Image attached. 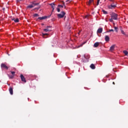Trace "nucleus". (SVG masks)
Here are the masks:
<instances>
[{
	"instance_id": "obj_1",
	"label": "nucleus",
	"mask_w": 128,
	"mask_h": 128,
	"mask_svg": "<svg viewBox=\"0 0 128 128\" xmlns=\"http://www.w3.org/2000/svg\"><path fill=\"white\" fill-rule=\"evenodd\" d=\"M66 15V12H64L62 11L61 12L60 14H57V16L58 18H62L64 16Z\"/></svg>"
},
{
	"instance_id": "obj_2",
	"label": "nucleus",
	"mask_w": 128,
	"mask_h": 128,
	"mask_svg": "<svg viewBox=\"0 0 128 128\" xmlns=\"http://www.w3.org/2000/svg\"><path fill=\"white\" fill-rule=\"evenodd\" d=\"M111 18L114 20H118V14H116V13H112L111 14Z\"/></svg>"
},
{
	"instance_id": "obj_3",
	"label": "nucleus",
	"mask_w": 128,
	"mask_h": 128,
	"mask_svg": "<svg viewBox=\"0 0 128 128\" xmlns=\"http://www.w3.org/2000/svg\"><path fill=\"white\" fill-rule=\"evenodd\" d=\"M1 68H6V70H8V67L6 65L4 64H1Z\"/></svg>"
},
{
	"instance_id": "obj_4",
	"label": "nucleus",
	"mask_w": 128,
	"mask_h": 128,
	"mask_svg": "<svg viewBox=\"0 0 128 128\" xmlns=\"http://www.w3.org/2000/svg\"><path fill=\"white\" fill-rule=\"evenodd\" d=\"M20 78L22 80V82H26V78H24V75L21 74L20 75Z\"/></svg>"
},
{
	"instance_id": "obj_5",
	"label": "nucleus",
	"mask_w": 128,
	"mask_h": 128,
	"mask_svg": "<svg viewBox=\"0 0 128 128\" xmlns=\"http://www.w3.org/2000/svg\"><path fill=\"white\" fill-rule=\"evenodd\" d=\"M114 48H116V44L112 45L110 48V52H112L114 50Z\"/></svg>"
},
{
	"instance_id": "obj_6",
	"label": "nucleus",
	"mask_w": 128,
	"mask_h": 128,
	"mask_svg": "<svg viewBox=\"0 0 128 128\" xmlns=\"http://www.w3.org/2000/svg\"><path fill=\"white\" fill-rule=\"evenodd\" d=\"M50 26H48L47 28L44 29V30L46 32H48L50 31Z\"/></svg>"
},
{
	"instance_id": "obj_7",
	"label": "nucleus",
	"mask_w": 128,
	"mask_h": 128,
	"mask_svg": "<svg viewBox=\"0 0 128 128\" xmlns=\"http://www.w3.org/2000/svg\"><path fill=\"white\" fill-rule=\"evenodd\" d=\"M102 28H99L97 30V34H102Z\"/></svg>"
},
{
	"instance_id": "obj_8",
	"label": "nucleus",
	"mask_w": 128,
	"mask_h": 128,
	"mask_svg": "<svg viewBox=\"0 0 128 128\" xmlns=\"http://www.w3.org/2000/svg\"><path fill=\"white\" fill-rule=\"evenodd\" d=\"M50 6H52V12H54V10L55 8H56L54 4L52 3V4H50Z\"/></svg>"
},
{
	"instance_id": "obj_9",
	"label": "nucleus",
	"mask_w": 128,
	"mask_h": 128,
	"mask_svg": "<svg viewBox=\"0 0 128 128\" xmlns=\"http://www.w3.org/2000/svg\"><path fill=\"white\" fill-rule=\"evenodd\" d=\"M105 40L106 42H110V37L108 36H105Z\"/></svg>"
},
{
	"instance_id": "obj_10",
	"label": "nucleus",
	"mask_w": 128,
	"mask_h": 128,
	"mask_svg": "<svg viewBox=\"0 0 128 128\" xmlns=\"http://www.w3.org/2000/svg\"><path fill=\"white\" fill-rule=\"evenodd\" d=\"M12 20H14V22H20V20H18V18H12Z\"/></svg>"
},
{
	"instance_id": "obj_11",
	"label": "nucleus",
	"mask_w": 128,
	"mask_h": 128,
	"mask_svg": "<svg viewBox=\"0 0 128 128\" xmlns=\"http://www.w3.org/2000/svg\"><path fill=\"white\" fill-rule=\"evenodd\" d=\"M9 91H10V94H14V91L12 90V88H10Z\"/></svg>"
},
{
	"instance_id": "obj_12",
	"label": "nucleus",
	"mask_w": 128,
	"mask_h": 128,
	"mask_svg": "<svg viewBox=\"0 0 128 128\" xmlns=\"http://www.w3.org/2000/svg\"><path fill=\"white\" fill-rule=\"evenodd\" d=\"M46 18V16L39 17L38 18V20H45V18Z\"/></svg>"
},
{
	"instance_id": "obj_13",
	"label": "nucleus",
	"mask_w": 128,
	"mask_h": 128,
	"mask_svg": "<svg viewBox=\"0 0 128 128\" xmlns=\"http://www.w3.org/2000/svg\"><path fill=\"white\" fill-rule=\"evenodd\" d=\"M34 4H31V5H29L27 6V8H34Z\"/></svg>"
},
{
	"instance_id": "obj_14",
	"label": "nucleus",
	"mask_w": 128,
	"mask_h": 128,
	"mask_svg": "<svg viewBox=\"0 0 128 128\" xmlns=\"http://www.w3.org/2000/svg\"><path fill=\"white\" fill-rule=\"evenodd\" d=\"M100 44V43H98V42H96L94 44V48H98V45Z\"/></svg>"
},
{
	"instance_id": "obj_15",
	"label": "nucleus",
	"mask_w": 128,
	"mask_h": 128,
	"mask_svg": "<svg viewBox=\"0 0 128 128\" xmlns=\"http://www.w3.org/2000/svg\"><path fill=\"white\" fill-rule=\"evenodd\" d=\"M90 68H92V70H94V68H96V66H94V64H92L90 66Z\"/></svg>"
},
{
	"instance_id": "obj_16",
	"label": "nucleus",
	"mask_w": 128,
	"mask_h": 128,
	"mask_svg": "<svg viewBox=\"0 0 128 128\" xmlns=\"http://www.w3.org/2000/svg\"><path fill=\"white\" fill-rule=\"evenodd\" d=\"M92 2H94V0H89V2L88 3V6H90V4H92Z\"/></svg>"
},
{
	"instance_id": "obj_17",
	"label": "nucleus",
	"mask_w": 128,
	"mask_h": 128,
	"mask_svg": "<svg viewBox=\"0 0 128 128\" xmlns=\"http://www.w3.org/2000/svg\"><path fill=\"white\" fill-rule=\"evenodd\" d=\"M124 54H125L126 56H128V51H126V50H124Z\"/></svg>"
},
{
	"instance_id": "obj_18",
	"label": "nucleus",
	"mask_w": 128,
	"mask_h": 128,
	"mask_svg": "<svg viewBox=\"0 0 128 128\" xmlns=\"http://www.w3.org/2000/svg\"><path fill=\"white\" fill-rule=\"evenodd\" d=\"M102 12L103 14H108V12L104 10H102Z\"/></svg>"
},
{
	"instance_id": "obj_19",
	"label": "nucleus",
	"mask_w": 128,
	"mask_h": 128,
	"mask_svg": "<svg viewBox=\"0 0 128 128\" xmlns=\"http://www.w3.org/2000/svg\"><path fill=\"white\" fill-rule=\"evenodd\" d=\"M42 34L43 38H46L44 36H48V34H44V33H42Z\"/></svg>"
},
{
	"instance_id": "obj_20",
	"label": "nucleus",
	"mask_w": 128,
	"mask_h": 128,
	"mask_svg": "<svg viewBox=\"0 0 128 128\" xmlns=\"http://www.w3.org/2000/svg\"><path fill=\"white\" fill-rule=\"evenodd\" d=\"M116 4H111V8H116Z\"/></svg>"
},
{
	"instance_id": "obj_21",
	"label": "nucleus",
	"mask_w": 128,
	"mask_h": 128,
	"mask_svg": "<svg viewBox=\"0 0 128 128\" xmlns=\"http://www.w3.org/2000/svg\"><path fill=\"white\" fill-rule=\"evenodd\" d=\"M84 44H81L80 46H76V48H80V46H84Z\"/></svg>"
},
{
	"instance_id": "obj_22",
	"label": "nucleus",
	"mask_w": 128,
	"mask_h": 128,
	"mask_svg": "<svg viewBox=\"0 0 128 128\" xmlns=\"http://www.w3.org/2000/svg\"><path fill=\"white\" fill-rule=\"evenodd\" d=\"M84 58H90V56L89 55H85Z\"/></svg>"
},
{
	"instance_id": "obj_23",
	"label": "nucleus",
	"mask_w": 128,
	"mask_h": 128,
	"mask_svg": "<svg viewBox=\"0 0 128 128\" xmlns=\"http://www.w3.org/2000/svg\"><path fill=\"white\" fill-rule=\"evenodd\" d=\"M33 6H38V3H32Z\"/></svg>"
},
{
	"instance_id": "obj_24",
	"label": "nucleus",
	"mask_w": 128,
	"mask_h": 128,
	"mask_svg": "<svg viewBox=\"0 0 128 128\" xmlns=\"http://www.w3.org/2000/svg\"><path fill=\"white\" fill-rule=\"evenodd\" d=\"M121 32L122 34H124V36H126V33L124 32V30H122Z\"/></svg>"
},
{
	"instance_id": "obj_25",
	"label": "nucleus",
	"mask_w": 128,
	"mask_h": 128,
	"mask_svg": "<svg viewBox=\"0 0 128 128\" xmlns=\"http://www.w3.org/2000/svg\"><path fill=\"white\" fill-rule=\"evenodd\" d=\"M57 11L58 12H60V7L57 8Z\"/></svg>"
},
{
	"instance_id": "obj_26",
	"label": "nucleus",
	"mask_w": 128,
	"mask_h": 128,
	"mask_svg": "<svg viewBox=\"0 0 128 128\" xmlns=\"http://www.w3.org/2000/svg\"><path fill=\"white\" fill-rule=\"evenodd\" d=\"M34 16L35 18L36 16H38V14H34Z\"/></svg>"
},
{
	"instance_id": "obj_27",
	"label": "nucleus",
	"mask_w": 128,
	"mask_h": 128,
	"mask_svg": "<svg viewBox=\"0 0 128 128\" xmlns=\"http://www.w3.org/2000/svg\"><path fill=\"white\" fill-rule=\"evenodd\" d=\"M114 20L112 18H110L109 20L110 22H114V20Z\"/></svg>"
},
{
	"instance_id": "obj_28",
	"label": "nucleus",
	"mask_w": 128,
	"mask_h": 128,
	"mask_svg": "<svg viewBox=\"0 0 128 128\" xmlns=\"http://www.w3.org/2000/svg\"><path fill=\"white\" fill-rule=\"evenodd\" d=\"M58 8H64V6H62V5H58Z\"/></svg>"
},
{
	"instance_id": "obj_29",
	"label": "nucleus",
	"mask_w": 128,
	"mask_h": 128,
	"mask_svg": "<svg viewBox=\"0 0 128 128\" xmlns=\"http://www.w3.org/2000/svg\"><path fill=\"white\" fill-rule=\"evenodd\" d=\"M114 32V30L112 29L108 31L107 32Z\"/></svg>"
},
{
	"instance_id": "obj_30",
	"label": "nucleus",
	"mask_w": 128,
	"mask_h": 128,
	"mask_svg": "<svg viewBox=\"0 0 128 128\" xmlns=\"http://www.w3.org/2000/svg\"><path fill=\"white\" fill-rule=\"evenodd\" d=\"M11 73H12V74L13 76H14V74H16V72H11Z\"/></svg>"
},
{
	"instance_id": "obj_31",
	"label": "nucleus",
	"mask_w": 128,
	"mask_h": 128,
	"mask_svg": "<svg viewBox=\"0 0 128 128\" xmlns=\"http://www.w3.org/2000/svg\"><path fill=\"white\" fill-rule=\"evenodd\" d=\"M114 28L116 32H118V27H114Z\"/></svg>"
},
{
	"instance_id": "obj_32",
	"label": "nucleus",
	"mask_w": 128,
	"mask_h": 128,
	"mask_svg": "<svg viewBox=\"0 0 128 128\" xmlns=\"http://www.w3.org/2000/svg\"><path fill=\"white\" fill-rule=\"evenodd\" d=\"M100 4V1L98 0L96 3V6H98Z\"/></svg>"
},
{
	"instance_id": "obj_33",
	"label": "nucleus",
	"mask_w": 128,
	"mask_h": 128,
	"mask_svg": "<svg viewBox=\"0 0 128 128\" xmlns=\"http://www.w3.org/2000/svg\"><path fill=\"white\" fill-rule=\"evenodd\" d=\"M10 78H14V76H12L10 77Z\"/></svg>"
},
{
	"instance_id": "obj_34",
	"label": "nucleus",
	"mask_w": 128,
	"mask_h": 128,
	"mask_svg": "<svg viewBox=\"0 0 128 128\" xmlns=\"http://www.w3.org/2000/svg\"><path fill=\"white\" fill-rule=\"evenodd\" d=\"M70 0H66V2H68Z\"/></svg>"
},
{
	"instance_id": "obj_35",
	"label": "nucleus",
	"mask_w": 128,
	"mask_h": 128,
	"mask_svg": "<svg viewBox=\"0 0 128 128\" xmlns=\"http://www.w3.org/2000/svg\"><path fill=\"white\" fill-rule=\"evenodd\" d=\"M110 2H113V0H109Z\"/></svg>"
},
{
	"instance_id": "obj_36",
	"label": "nucleus",
	"mask_w": 128,
	"mask_h": 128,
	"mask_svg": "<svg viewBox=\"0 0 128 128\" xmlns=\"http://www.w3.org/2000/svg\"><path fill=\"white\" fill-rule=\"evenodd\" d=\"M113 84H114V82H113Z\"/></svg>"
},
{
	"instance_id": "obj_37",
	"label": "nucleus",
	"mask_w": 128,
	"mask_h": 128,
	"mask_svg": "<svg viewBox=\"0 0 128 128\" xmlns=\"http://www.w3.org/2000/svg\"><path fill=\"white\" fill-rule=\"evenodd\" d=\"M98 2H100V0H98Z\"/></svg>"
},
{
	"instance_id": "obj_38",
	"label": "nucleus",
	"mask_w": 128,
	"mask_h": 128,
	"mask_svg": "<svg viewBox=\"0 0 128 128\" xmlns=\"http://www.w3.org/2000/svg\"><path fill=\"white\" fill-rule=\"evenodd\" d=\"M86 18H88V16H86Z\"/></svg>"
}]
</instances>
